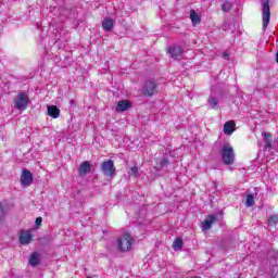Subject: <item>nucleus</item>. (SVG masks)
Masks as SVG:
<instances>
[{
	"mask_svg": "<svg viewBox=\"0 0 278 278\" xmlns=\"http://www.w3.org/2000/svg\"><path fill=\"white\" fill-rule=\"evenodd\" d=\"M218 219V216L216 215H208L206 219L202 223V231H208V229H212V225L216 223Z\"/></svg>",
	"mask_w": 278,
	"mask_h": 278,
	"instance_id": "9",
	"label": "nucleus"
},
{
	"mask_svg": "<svg viewBox=\"0 0 278 278\" xmlns=\"http://www.w3.org/2000/svg\"><path fill=\"white\" fill-rule=\"evenodd\" d=\"M173 249L174 251H181V249H184V240H181V238L175 239Z\"/></svg>",
	"mask_w": 278,
	"mask_h": 278,
	"instance_id": "22",
	"label": "nucleus"
},
{
	"mask_svg": "<svg viewBox=\"0 0 278 278\" xmlns=\"http://www.w3.org/2000/svg\"><path fill=\"white\" fill-rule=\"evenodd\" d=\"M270 2L268 0H262V14H263V31L268 29L270 23Z\"/></svg>",
	"mask_w": 278,
	"mask_h": 278,
	"instance_id": "3",
	"label": "nucleus"
},
{
	"mask_svg": "<svg viewBox=\"0 0 278 278\" xmlns=\"http://www.w3.org/2000/svg\"><path fill=\"white\" fill-rule=\"evenodd\" d=\"M220 155L223 163L226 164V166H231V164L236 162V152L233 151V147L229 143L222 147Z\"/></svg>",
	"mask_w": 278,
	"mask_h": 278,
	"instance_id": "2",
	"label": "nucleus"
},
{
	"mask_svg": "<svg viewBox=\"0 0 278 278\" xmlns=\"http://www.w3.org/2000/svg\"><path fill=\"white\" fill-rule=\"evenodd\" d=\"M31 238H34V236L29 230L22 231L20 235V242L21 244H29L31 242Z\"/></svg>",
	"mask_w": 278,
	"mask_h": 278,
	"instance_id": "10",
	"label": "nucleus"
},
{
	"mask_svg": "<svg viewBox=\"0 0 278 278\" xmlns=\"http://www.w3.org/2000/svg\"><path fill=\"white\" fill-rule=\"evenodd\" d=\"M190 18L192 22V25L197 26L199 25V23H201V17L199 16V13H197V11L191 10L190 11Z\"/></svg>",
	"mask_w": 278,
	"mask_h": 278,
	"instance_id": "20",
	"label": "nucleus"
},
{
	"mask_svg": "<svg viewBox=\"0 0 278 278\" xmlns=\"http://www.w3.org/2000/svg\"><path fill=\"white\" fill-rule=\"evenodd\" d=\"M48 116H51V118H60V109L55 105L48 106Z\"/></svg>",
	"mask_w": 278,
	"mask_h": 278,
	"instance_id": "17",
	"label": "nucleus"
},
{
	"mask_svg": "<svg viewBox=\"0 0 278 278\" xmlns=\"http://www.w3.org/2000/svg\"><path fill=\"white\" fill-rule=\"evenodd\" d=\"M116 247L122 253L131 251V247H134V238L129 232H125L117 239Z\"/></svg>",
	"mask_w": 278,
	"mask_h": 278,
	"instance_id": "1",
	"label": "nucleus"
},
{
	"mask_svg": "<svg viewBox=\"0 0 278 278\" xmlns=\"http://www.w3.org/2000/svg\"><path fill=\"white\" fill-rule=\"evenodd\" d=\"M231 8H233V4L231 2H229V1H225L222 4L223 12H229V10H231Z\"/></svg>",
	"mask_w": 278,
	"mask_h": 278,
	"instance_id": "25",
	"label": "nucleus"
},
{
	"mask_svg": "<svg viewBox=\"0 0 278 278\" xmlns=\"http://www.w3.org/2000/svg\"><path fill=\"white\" fill-rule=\"evenodd\" d=\"M236 27H238V22H236V21H231L229 24L224 23V24L222 25L223 31L230 30V31L233 33V31H236Z\"/></svg>",
	"mask_w": 278,
	"mask_h": 278,
	"instance_id": "18",
	"label": "nucleus"
},
{
	"mask_svg": "<svg viewBox=\"0 0 278 278\" xmlns=\"http://www.w3.org/2000/svg\"><path fill=\"white\" fill-rule=\"evenodd\" d=\"M235 129H236V122L228 121L224 124V134H226L227 136H231Z\"/></svg>",
	"mask_w": 278,
	"mask_h": 278,
	"instance_id": "12",
	"label": "nucleus"
},
{
	"mask_svg": "<svg viewBox=\"0 0 278 278\" xmlns=\"http://www.w3.org/2000/svg\"><path fill=\"white\" fill-rule=\"evenodd\" d=\"M35 225H36L37 227H40V225H42V217H37V218H36V222H35Z\"/></svg>",
	"mask_w": 278,
	"mask_h": 278,
	"instance_id": "28",
	"label": "nucleus"
},
{
	"mask_svg": "<svg viewBox=\"0 0 278 278\" xmlns=\"http://www.w3.org/2000/svg\"><path fill=\"white\" fill-rule=\"evenodd\" d=\"M265 149H273V137L268 132H263Z\"/></svg>",
	"mask_w": 278,
	"mask_h": 278,
	"instance_id": "19",
	"label": "nucleus"
},
{
	"mask_svg": "<svg viewBox=\"0 0 278 278\" xmlns=\"http://www.w3.org/2000/svg\"><path fill=\"white\" fill-rule=\"evenodd\" d=\"M155 92H157V84L153 80L146 81L143 94H146V97H153Z\"/></svg>",
	"mask_w": 278,
	"mask_h": 278,
	"instance_id": "7",
	"label": "nucleus"
},
{
	"mask_svg": "<svg viewBox=\"0 0 278 278\" xmlns=\"http://www.w3.org/2000/svg\"><path fill=\"white\" fill-rule=\"evenodd\" d=\"M15 110H27L29 105V96L25 92H21L16 96L14 101Z\"/></svg>",
	"mask_w": 278,
	"mask_h": 278,
	"instance_id": "4",
	"label": "nucleus"
},
{
	"mask_svg": "<svg viewBox=\"0 0 278 278\" xmlns=\"http://www.w3.org/2000/svg\"><path fill=\"white\" fill-rule=\"evenodd\" d=\"M101 170L106 177H112L116 173V168L114 167V161H104L101 165Z\"/></svg>",
	"mask_w": 278,
	"mask_h": 278,
	"instance_id": "5",
	"label": "nucleus"
},
{
	"mask_svg": "<svg viewBox=\"0 0 278 278\" xmlns=\"http://www.w3.org/2000/svg\"><path fill=\"white\" fill-rule=\"evenodd\" d=\"M131 108V102L128 100H122L117 103L115 111L116 112H127V110Z\"/></svg>",
	"mask_w": 278,
	"mask_h": 278,
	"instance_id": "11",
	"label": "nucleus"
},
{
	"mask_svg": "<svg viewBox=\"0 0 278 278\" xmlns=\"http://www.w3.org/2000/svg\"><path fill=\"white\" fill-rule=\"evenodd\" d=\"M208 105L212 110H218V98L211 96L208 98Z\"/></svg>",
	"mask_w": 278,
	"mask_h": 278,
	"instance_id": "23",
	"label": "nucleus"
},
{
	"mask_svg": "<svg viewBox=\"0 0 278 278\" xmlns=\"http://www.w3.org/2000/svg\"><path fill=\"white\" fill-rule=\"evenodd\" d=\"M277 223H278V216L277 215L269 216V218H268V224L269 225H277Z\"/></svg>",
	"mask_w": 278,
	"mask_h": 278,
	"instance_id": "26",
	"label": "nucleus"
},
{
	"mask_svg": "<svg viewBox=\"0 0 278 278\" xmlns=\"http://www.w3.org/2000/svg\"><path fill=\"white\" fill-rule=\"evenodd\" d=\"M223 58H224V60H229V51H224V53H223Z\"/></svg>",
	"mask_w": 278,
	"mask_h": 278,
	"instance_id": "29",
	"label": "nucleus"
},
{
	"mask_svg": "<svg viewBox=\"0 0 278 278\" xmlns=\"http://www.w3.org/2000/svg\"><path fill=\"white\" fill-rule=\"evenodd\" d=\"M92 166L90 165V162L85 161L83 162L78 167L79 175H88L90 173Z\"/></svg>",
	"mask_w": 278,
	"mask_h": 278,
	"instance_id": "13",
	"label": "nucleus"
},
{
	"mask_svg": "<svg viewBox=\"0 0 278 278\" xmlns=\"http://www.w3.org/2000/svg\"><path fill=\"white\" fill-rule=\"evenodd\" d=\"M102 28L104 29V31L110 33L112 31V29H114V22L112 21V18L105 17L102 21Z\"/></svg>",
	"mask_w": 278,
	"mask_h": 278,
	"instance_id": "15",
	"label": "nucleus"
},
{
	"mask_svg": "<svg viewBox=\"0 0 278 278\" xmlns=\"http://www.w3.org/2000/svg\"><path fill=\"white\" fill-rule=\"evenodd\" d=\"M28 264L31 266H38V264H40V253L33 252L28 260Z\"/></svg>",
	"mask_w": 278,
	"mask_h": 278,
	"instance_id": "16",
	"label": "nucleus"
},
{
	"mask_svg": "<svg viewBox=\"0 0 278 278\" xmlns=\"http://www.w3.org/2000/svg\"><path fill=\"white\" fill-rule=\"evenodd\" d=\"M168 53L173 60H179L184 55L185 50L179 45H174L168 48Z\"/></svg>",
	"mask_w": 278,
	"mask_h": 278,
	"instance_id": "6",
	"label": "nucleus"
},
{
	"mask_svg": "<svg viewBox=\"0 0 278 278\" xmlns=\"http://www.w3.org/2000/svg\"><path fill=\"white\" fill-rule=\"evenodd\" d=\"M130 177H140V169L138 168V166H132L130 167Z\"/></svg>",
	"mask_w": 278,
	"mask_h": 278,
	"instance_id": "24",
	"label": "nucleus"
},
{
	"mask_svg": "<svg viewBox=\"0 0 278 278\" xmlns=\"http://www.w3.org/2000/svg\"><path fill=\"white\" fill-rule=\"evenodd\" d=\"M5 216V210L3 208V204L0 202V220Z\"/></svg>",
	"mask_w": 278,
	"mask_h": 278,
	"instance_id": "27",
	"label": "nucleus"
},
{
	"mask_svg": "<svg viewBox=\"0 0 278 278\" xmlns=\"http://www.w3.org/2000/svg\"><path fill=\"white\" fill-rule=\"evenodd\" d=\"M168 164H170L168 159L163 157V159L156 161L154 168H155V170H164V168L168 167Z\"/></svg>",
	"mask_w": 278,
	"mask_h": 278,
	"instance_id": "14",
	"label": "nucleus"
},
{
	"mask_svg": "<svg viewBox=\"0 0 278 278\" xmlns=\"http://www.w3.org/2000/svg\"><path fill=\"white\" fill-rule=\"evenodd\" d=\"M21 182L22 186H29L30 184H34V176L29 169L25 168L22 170Z\"/></svg>",
	"mask_w": 278,
	"mask_h": 278,
	"instance_id": "8",
	"label": "nucleus"
},
{
	"mask_svg": "<svg viewBox=\"0 0 278 278\" xmlns=\"http://www.w3.org/2000/svg\"><path fill=\"white\" fill-rule=\"evenodd\" d=\"M253 205H255V194L250 193L245 198V206L253 207Z\"/></svg>",
	"mask_w": 278,
	"mask_h": 278,
	"instance_id": "21",
	"label": "nucleus"
}]
</instances>
